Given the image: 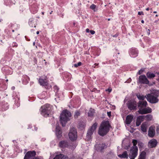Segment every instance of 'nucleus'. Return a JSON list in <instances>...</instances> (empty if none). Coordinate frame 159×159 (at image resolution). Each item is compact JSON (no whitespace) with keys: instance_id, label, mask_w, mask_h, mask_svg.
Wrapping results in <instances>:
<instances>
[{"instance_id":"31","label":"nucleus","mask_w":159,"mask_h":159,"mask_svg":"<svg viewBox=\"0 0 159 159\" xmlns=\"http://www.w3.org/2000/svg\"><path fill=\"white\" fill-rule=\"evenodd\" d=\"M54 92L56 93V96H58V98H59V97L58 95V91L59 90V88L57 86H55L54 87Z\"/></svg>"},{"instance_id":"23","label":"nucleus","mask_w":159,"mask_h":159,"mask_svg":"<svg viewBox=\"0 0 159 159\" xmlns=\"http://www.w3.org/2000/svg\"><path fill=\"white\" fill-rule=\"evenodd\" d=\"M148 127V125L147 123L145 122L143 123L141 125V130L143 132H146L147 131Z\"/></svg>"},{"instance_id":"18","label":"nucleus","mask_w":159,"mask_h":159,"mask_svg":"<svg viewBox=\"0 0 159 159\" xmlns=\"http://www.w3.org/2000/svg\"><path fill=\"white\" fill-rule=\"evenodd\" d=\"M155 134V127L153 126H151L148 131V136L152 138L153 137Z\"/></svg>"},{"instance_id":"3","label":"nucleus","mask_w":159,"mask_h":159,"mask_svg":"<svg viewBox=\"0 0 159 159\" xmlns=\"http://www.w3.org/2000/svg\"><path fill=\"white\" fill-rule=\"evenodd\" d=\"M110 126L108 121H103L99 128V134L102 136L106 134L109 130Z\"/></svg>"},{"instance_id":"56","label":"nucleus","mask_w":159,"mask_h":159,"mask_svg":"<svg viewBox=\"0 0 159 159\" xmlns=\"http://www.w3.org/2000/svg\"><path fill=\"white\" fill-rule=\"evenodd\" d=\"M107 90L109 92H110L111 91V89H109Z\"/></svg>"},{"instance_id":"33","label":"nucleus","mask_w":159,"mask_h":159,"mask_svg":"<svg viewBox=\"0 0 159 159\" xmlns=\"http://www.w3.org/2000/svg\"><path fill=\"white\" fill-rule=\"evenodd\" d=\"M145 116L144 119L146 118V120L148 121L151 120L152 118V116L150 115H146V116Z\"/></svg>"},{"instance_id":"46","label":"nucleus","mask_w":159,"mask_h":159,"mask_svg":"<svg viewBox=\"0 0 159 159\" xmlns=\"http://www.w3.org/2000/svg\"><path fill=\"white\" fill-rule=\"evenodd\" d=\"M98 65V64L95 63L93 65V67L94 68H96V66H97Z\"/></svg>"},{"instance_id":"12","label":"nucleus","mask_w":159,"mask_h":159,"mask_svg":"<svg viewBox=\"0 0 159 159\" xmlns=\"http://www.w3.org/2000/svg\"><path fill=\"white\" fill-rule=\"evenodd\" d=\"M55 133L56 135L58 138H61L62 136V132L61 128L57 124L55 128Z\"/></svg>"},{"instance_id":"61","label":"nucleus","mask_w":159,"mask_h":159,"mask_svg":"<svg viewBox=\"0 0 159 159\" xmlns=\"http://www.w3.org/2000/svg\"><path fill=\"white\" fill-rule=\"evenodd\" d=\"M149 8H147L146 9V10L147 11H148L149 10Z\"/></svg>"},{"instance_id":"11","label":"nucleus","mask_w":159,"mask_h":159,"mask_svg":"<svg viewBox=\"0 0 159 159\" xmlns=\"http://www.w3.org/2000/svg\"><path fill=\"white\" fill-rule=\"evenodd\" d=\"M127 106L128 108L130 110L135 109L137 108L136 102L133 100L130 101L128 102Z\"/></svg>"},{"instance_id":"40","label":"nucleus","mask_w":159,"mask_h":159,"mask_svg":"<svg viewBox=\"0 0 159 159\" xmlns=\"http://www.w3.org/2000/svg\"><path fill=\"white\" fill-rule=\"evenodd\" d=\"M18 46L17 44L15 42H13L12 44V46L13 47H16Z\"/></svg>"},{"instance_id":"30","label":"nucleus","mask_w":159,"mask_h":159,"mask_svg":"<svg viewBox=\"0 0 159 159\" xmlns=\"http://www.w3.org/2000/svg\"><path fill=\"white\" fill-rule=\"evenodd\" d=\"M128 156L127 152L126 151H125L122 154H120L118 155V156L120 158H127Z\"/></svg>"},{"instance_id":"15","label":"nucleus","mask_w":159,"mask_h":159,"mask_svg":"<svg viewBox=\"0 0 159 159\" xmlns=\"http://www.w3.org/2000/svg\"><path fill=\"white\" fill-rule=\"evenodd\" d=\"M35 154V152L34 151L28 152L25 154L24 159H30L34 157Z\"/></svg>"},{"instance_id":"1","label":"nucleus","mask_w":159,"mask_h":159,"mask_svg":"<svg viewBox=\"0 0 159 159\" xmlns=\"http://www.w3.org/2000/svg\"><path fill=\"white\" fill-rule=\"evenodd\" d=\"M147 103L146 101H139L138 103V107L139 108L138 112L139 114H143L151 113L152 109L149 107L143 108L147 106Z\"/></svg>"},{"instance_id":"9","label":"nucleus","mask_w":159,"mask_h":159,"mask_svg":"<svg viewBox=\"0 0 159 159\" xmlns=\"http://www.w3.org/2000/svg\"><path fill=\"white\" fill-rule=\"evenodd\" d=\"M12 97L13 99H15V104L17 107H19L20 106V95L18 93L15 92H13L12 94Z\"/></svg>"},{"instance_id":"28","label":"nucleus","mask_w":159,"mask_h":159,"mask_svg":"<svg viewBox=\"0 0 159 159\" xmlns=\"http://www.w3.org/2000/svg\"><path fill=\"white\" fill-rule=\"evenodd\" d=\"M147 76V77L149 79H152L154 78L155 75L152 73L148 72L146 74Z\"/></svg>"},{"instance_id":"34","label":"nucleus","mask_w":159,"mask_h":159,"mask_svg":"<svg viewBox=\"0 0 159 159\" xmlns=\"http://www.w3.org/2000/svg\"><path fill=\"white\" fill-rule=\"evenodd\" d=\"M0 88H1V89H0V90L1 91H3L7 89V87L6 85H5L0 84Z\"/></svg>"},{"instance_id":"22","label":"nucleus","mask_w":159,"mask_h":159,"mask_svg":"<svg viewBox=\"0 0 159 159\" xmlns=\"http://www.w3.org/2000/svg\"><path fill=\"white\" fill-rule=\"evenodd\" d=\"M59 146L63 148H66L68 147V144L67 141H63L60 142L59 143Z\"/></svg>"},{"instance_id":"35","label":"nucleus","mask_w":159,"mask_h":159,"mask_svg":"<svg viewBox=\"0 0 159 159\" xmlns=\"http://www.w3.org/2000/svg\"><path fill=\"white\" fill-rule=\"evenodd\" d=\"M146 153L144 151H143L141 152V154L139 155V157L145 158Z\"/></svg>"},{"instance_id":"16","label":"nucleus","mask_w":159,"mask_h":159,"mask_svg":"<svg viewBox=\"0 0 159 159\" xmlns=\"http://www.w3.org/2000/svg\"><path fill=\"white\" fill-rule=\"evenodd\" d=\"M157 142L155 139H152L148 143V147L150 148L155 147L157 145Z\"/></svg>"},{"instance_id":"13","label":"nucleus","mask_w":159,"mask_h":159,"mask_svg":"<svg viewBox=\"0 0 159 159\" xmlns=\"http://www.w3.org/2000/svg\"><path fill=\"white\" fill-rule=\"evenodd\" d=\"M39 81L40 85L43 86H45V88H49V89L51 87V85L48 84L47 80L45 79H43L42 78H40Z\"/></svg>"},{"instance_id":"52","label":"nucleus","mask_w":159,"mask_h":159,"mask_svg":"<svg viewBox=\"0 0 159 159\" xmlns=\"http://www.w3.org/2000/svg\"><path fill=\"white\" fill-rule=\"evenodd\" d=\"M11 89L12 90H14L15 89V87L14 86H13L11 88Z\"/></svg>"},{"instance_id":"44","label":"nucleus","mask_w":159,"mask_h":159,"mask_svg":"<svg viewBox=\"0 0 159 159\" xmlns=\"http://www.w3.org/2000/svg\"><path fill=\"white\" fill-rule=\"evenodd\" d=\"M138 14L139 15H143V13L142 11L139 12L138 13Z\"/></svg>"},{"instance_id":"62","label":"nucleus","mask_w":159,"mask_h":159,"mask_svg":"<svg viewBox=\"0 0 159 159\" xmlns=\"http://www.w3.org/2000/svg\"><path fill=\"white\" fill-rule=\"evenodd\" d=\"M39 31H37V32H36V34H39Z\"/></svg>"},{"instance_id":"37","label":"nucleus","mask_w":159,"mask_h":159,"mask_svg":"<svg viewBox=\"0 0 159 159\" xmlns=\"http://www.w3.org/2000/svg\"><path fill=\"white\" fill-rule=\"evenodd\" d=\"M96 6L94 4H92L91 5L90 7V8L93 10L94 11H95V9L96 8Z\"/></svg>"},{"instance_id":"38","label":"nucleus","mask_w":159,"mask_h":159,"mask_svg":"<svg viewBox=\"0 0 159 159\" xmlns=\"http://www.w3.org/2000/svg\"><path fill=\"white\" fill-rule=\"evenodd\" d=\"M80 115V113L79 111H77L75 112L74 115L75 118H77Z\"/></svg>"},{"instance_id":"26","label":"nucleus","mask_w":159,"mask_h":159,"mask_svg":"<svg viewBox=\"0 0 159 159\" xmlns=\"http://www.w3.org/2000/svg\"><path fill=\"white\" fill-rule=\"evenodd\" d=\"M53 159H68V157L62 154L57 155Z\"/></svg>"},{"instance_id":"5","label":"nucleus","mask_w":159,"mask_h":159,"mask_svg":"<svg viewBox=\"0 0 159 159\" xmlns=\"http://www.w3.org/2000/svg\"><path fill=\"white\" fill-rule=\"evenodd\" d=\"M132 143L133 146L131 147L130 149L129 157L130 159H134L138 155V149L136 146L137 143V142L136 140L133 139Z\"/></svg>"},{"instance_id":"43","label":"nucleus","mask_w":159,"mask_h":159,"mask_svg":"<svg viewBox=\"0 0 159 159\" xmlns=\"http://www.w3.org/2000/svg\"><path fill=\"white\" fill-rule=\"evenodd\" d=\"M90 32L92 34H94L95 33V31L93 30H90Z\"/></svg>"},{"instance_id":"21","label":"nucleus","mask_w":159,"mask_h":159,"mask_svg":"<svg viewBox=\"0 0 159 159\" xmlns=\"http://www.w3.org/2000/svg\"><path fill=\"white\" fill-rule=\"evenodd\" d=\"M36 24V20L33 18H30V19L29 22V25L31 27H35V25Z\"/></svg>"},{"instance_id":"51","label":"nucleus","mask_w":159,"mask_h":159,"mask_svg":"<svg viewBox=\"0 0 159 159\" xmlns=\"http://www.w3.org/2000/svg\"><path fill=\"white\" fill-rule=\"evenodd\" d=\"M147 33L148 35H149L150 34L149 30V29H148V30H147Z\"/></svg>"},{"instance_id":"60","label":"nucleus","mask_w":159,"mask_h":159,"mask_svg":"<svg viewBox=\"0 0 159 159\" xmlns=\"http://www.w3.org/2000/svg\"><path fill=\"white\" fill-rule=\"evenodd\" d=\"M141 23H144V21L143 20H141Z\"/></svg>"},{"instance_id":"10","label":"nucleus","mask_w":159,"mask_h":159,"mask_svg":"<svg viewBox=\"0 0 159 159\" xmlns=\"http://www.w3.org/2000/svg\"><path fill=\"white\" fill-rule=\"evenodd\" d=\"M139 82L142 84H148L149 81L145 75H142L139 77Z\"/></svg>"},{"instance_id":"63","label":"nucleus","mask_w":159,"mask_h":159,"mask_svg":"<svg viewBox=\"0 0 159 159\" xmlns=\"http://www.w3.org/2000/svg\"><path fill=\"white\" fill-rule=\"evenodd\" d=\"M117 35H115L113 36V37H117Z\"/></svg>"},{"instance_id":"29","label":"nucleus","mask_w":159,"mask_h":159,"mask_svg":"<svg viewBox=\"0 0 159 159\" xmlns=\"http://www.w3.org/2000/svg\"><path fill=\"white\" fill-rule=\"evenodd\" d=\"M94 113V110L92 108H90L88 113V116L90 117L93 116Z\"/></svg>"},{"instance_id":"42","label":"nucleus","mask_w":159,"mask_h":159,"mask_svg":"<svg viewBox=\"0 0 159 159\" xmlns=\"http://www.w3.org/2000/svg\"><path fill=\"white\" fill-rule=\"evenodd\" d=\"M144 70L143 69H141L138 72V73L139 75H141V74L144 71Z\"/></svg>"},{"instance_id":"17","label":"nucleus","mask_w":159,"mask_h":159,"mask_svg":"<svg viewBox=\"0 0 159 159\" xmlns=\"http://www.w3.org/2000/svg\"><path fill=\"white\" fill-rule=\"evenodd\" d=\"M9 108L7 102L5 101L0 102V110L3 111L7 110Z\"/></svg>"},{"instance_id":"2","label":"nucleus","mask_w":159,"mask_h":159,"mask_svg":"<svg viewBox=\"0 0 159 159\" xmlns=\"http://www.w3.org/2000/svg\"><path fill=\"white\" fill-rule=\"evenodd\" d=\"M71 113L67 110H63L60 116V121L63 126H64L71 116Z\"/></svg>"},{"instance_id":"48","label":"nucleus","mask_w":159,"mask_h":159,"mask_svg":"<svg viewBox=\"0 0 159 159\" xmlns=\"http://www.w3.org/2000/svg\"><path fill=\"white\" fill-rule=\"evenodd\" d=\"M32 126L31 125H28V129H30L32 128Z\"/></svg>"},{"instance_id":"58","label":"nucleus","mask_w":159,"mask_h":159,"mask_svg":"<svg viewBox=\"0 0 159 159\" xmlns=\"http://www.w3.org/2000/svg\"><path fill=\"white\" fill-rule=\"evenodd\" d=\"M156 92H157V94H159V90L157 91H156Z\"/></svg>"},{"instance_id":"54","label":"nucleus","mask_w":159,"mask_h":159,"mask_svg":"<svg viewBox=\"0 0 159 159\" xmlns=\"http://www.w3.org/2000/svg\"><path fill=\"white\" fill-rule=\"evenodd\" d=\"M37 129H38L37 127H34V129L35 130L37 131Z\"/></svg>"},{"instance_id":"6","label":"nucleus","mask_w":159,"mask_h":159,"mask_svg":"<svg viewBox=\"0 0 159 159\" xmlns=\"http://www.w3.org/2000/svg\"><path fill=\"white\" fill-rule=\"evenodd\" d=\"M158 95L157 92L151 93L147 95L146 98L148 101L151 103H156L158 102Z\"/></svg>"},{"instance_id":"14","label":"nucleus","mask_w":159,"mask_h":159,"mask_svg":"<svg viewBox=\"0 0 159 159\" xmlns=\"http://www.w3.org/2000/svg\"><path fill=\"white\" fill-rule=\"evenodd\" d=\"M129 53L130 56L132 57H136L138 55V51L135 48H131L129 51Z\"/></svg>"},{"instance_id":"20","label":"nucleus","mask_w":159,"mask_h":159,"mask_svg":"<svg viewBox=\"0 0 159 159\" xmlns=\"http://www.w3.org/2000/svg\"><path fill=\"white\" fill-rule=\"evenodd\" d=\"M145 116H139L137 118V121L136 122V125L138 126H139L141 123L143 121L144 119Z\"/></svg>"},{"instance_id":"64","label":"nucleus","mask_w":159,"mask_h":159,"mask_svg":"<svg viewBox=\"0 0 159 159\" xmlns=\"http://www.w3.org/2000/svg\"><path fill=\"white\" fill-rule=\"evenodd\" d=\"M153 13H157V11H154L153 12Z\"/></svg>"},{"instance_id":"59","label":"nucleus","mask_w":159,"mask_h":159,"mask_svg":"<svg viewBox=\"0 0 159 159\" xmlns=\"http://www.w3.org/2000/svg\"><path fill=\"white\" fill-rule=\"evenodd\" d=\"M138 159H145V158L139 157V158Z\"/></svg>"},{"instance_id":"47","label":"nucleus","mask_w":159,"mask_h":159,"mask_svg":"<svg viewBox=\"0 0 159 159\" xmlns=\"http://www.w3.org/2000/svg\"><path fill=\"white\" fill-rule=\"evenodd\" d=\"M107 114L108 116L110 117L111 116V112H107Z\"/></svg>"},{"instance_id":"41","label":"nucleus","mask_w":159,"mask_h":159,"mask_svg":"<svg viewBox=\"0 0 159 159\" xmlns=\"http://www.w3.org/2000/svg\"><path fill=\"white\" fill-rule=\"evenodd\" d=\"M81 62H79L77 64H75L74 65V66L75 67H78V66H80L81 65Z\"/></svg>"},{"instance_id":"57","label":"nucleus","mask_w":159,"mask_h":159,"mask_svg":"<svg viewBox=\"0 0 159 159\" xmlns=\"http://www.w3.org/2000/svg\"><path fill=\"white\" fill-rule=\"evenodd\" d=\"M55 100H56V101H57V102H58V99L57 98H55Z\"/></svg>"},{"instance_id":"27","label":"nucleus","mask_w":159,"mask_h":159,"mask_svg":"<svg viewBox=\"0 0 159 159\" xmlns=\"http://www.w3.org/2000/svg\"><path fill=\"white\" fill-rule=\"evenodd\" d=\"M136 96L138 99L141 101L144 100V99L145 98H146L147 97V96H144L143 95L141 94H137Z\"/></svg>"},{"instance_id":"45","label":"nucleus","mask_w":159,"mask_h":159,"mask_svg":"<svg viewBox=\"0 0 159 159\" xmlns=\"http://www.w3.org/2000/svg\"><path fill=\"white\" fill-rule=\"evenodd\" d=\"M156 131L157 133H159V126H157V128L156 129Z\"/></svg>"},{"instance_id":"50","label":"nucleus","mask_w":159,"mask_h":159,"mask_svg":"<svg viewBox=\"0 0 159 159\" xmlns=\"http://www.w3.org/2000/svg\"><path fill=\"white\" fill-rule=\"evenodd\" d=\"M131 79H129L128 80V81H127L126 82L127 83H129L131 81Z\"/></svg>"},{"instance_id":"7","label":"nucleus","mask_w":159,"mask_h":159,"mask_svg":"<svg viewBox=\"0 0 159 159\" xmlns=\"http://www.w3.org/2000/svg\"><path fill=\"white\" fill-rule=\"evenodd\" d=\"M97 125V123H95L88 131L86 138V139L87 140H90L91 139V136L93 134V133H94V131L96 130Z\"/></svg>"},{"instance_id":"25","label":"nucleus","mask_w":159,"mask_h":159,"mask_svg":"<svg viewBox=\"0 0 159 159\" xmlns=\"http://www.w3.org/2000/svg\"><path fill=\"white\" fill-rule=\"evenodd\" d=\"M133 118V116L132 115H128L127 116L125 121L127 124L128 125L130 124Z\"/></svg>"},{"instance_id":"36","label":"nucleus","mask_w":159,"mask_h":159,"mask_svg":"<svg viewBox=\"0 0 159 159\" xmlns=\"http://www.w3.org/2000/svg\"><path fill=\"white\" fill-rule=\"evenodd\" d=\"M143 144L142 142H139L138 143V146L140 148H142L143 146Z\"/></svg>"},{"instance_id":"4","label":"nucleus","mask_w":159,"mask_h":159,"mask_svg":"<svg viewBox=\"0 0 159 159\" xmlns=\"http://www.w3.org/2000/svg\"><path fill=\"white\" fill-rule=\"evenodd\" d=\"M53 109L52 106L47 104L42 106L40 110L41 115L45 117L48 116Z\"/></svg>"},{"instance_id":"32","label":"nucleus","mask_w":159,"mask_h":159,"mask_svg":"<svg viewBox=\"0 0 159 159\" xmlns=\"http://www.w3.org/2000/svg\"><path fill=\"white\" fill-rule=\"evenodd\" d=\"M65 77L66 78H68V79L67 80V81H69L70 80V78L71 77V75L70 73H66L65 75Z\"/></svg>"},{"instance_id":"8","label":"nucleus","mask_w":159,"mask_h":159,"mask_svg":"<svg viewBox=\"0 0 159 159\" xmlns=\"http://www.w3.org/2000/svg\"><path fill=\"white\" fill-rule=\"evenodd\" d=\"M70 139L71 141H75L77 139V132L76 129L74 128H71L68 134Z\"/></svg>"},{"instance_id":"19","label":"nucleus","mask_w":159,"mask_h":159,"mask_svg":"<svg viewBox=\"0 0 159 159\" xmlns=\"http://www.w3.org/2000/svg\"><path fill=\"white\" fill-rule=\"evenodd\" d=\"M106 146L105 144L102 143L95 145V147L98 151L101 152L103 149L106 148Z\"/></svg>"},{"instance_id":"53","label":"nucleus","mask_w":159,"mask_h":159,"mask_svg":"<svg viewBox=\"0 0 159 159\" xmlns=\"http://www.w3.org/2000/svg\"><path fill=\"white\" fill-rule=\"evenodd\" d=\"M33 159H41L40 158H39V157H36L35 158H33Z\"/></svg>"},{"instance_id":"49","label":"nucleus","mask_w":159,"mask_h":159,"mask_svg":"<svg viewBox=\"0 0 159 159\" xmlns=\"http://www.w3.org/2000/svg\"><path fill=\"white\" fill-rule=\"evenodd\" d=\"M86 31L87 33H89L90 32L88 28H87L86 29Z\"/></svg>"},{"instance_id":"39","label":"nucleus","mask_w":159,"mask_h":159,"mask_svg":"<svg viewBox=\"0 0 159 159\" xmlns=\"http://www.w3.org/2000/svg\"><path fill=\"white\" fill-rule=\"evenodd\" d=\"M79 128H80L81 129H83L85 127V125L84 124H79Z\"/></svg>"},{"instance_id":"24","label":"nucleus","mask_w":159,"mask_h":159,"mask_svg":"<svg viewBox=\"0 0 159 159\" xmlns=\"http://www.w3.org/2000/svg\"><path fill=\"white\" fill-rule=\"evenodd\" d=\"M30 80L29 77L27 75H24L22 78L23 84H27Z\"/></svg>"},{"instance_id":"55","label":"nucleus","mask_w":159,"mask_h":159,"mask_svg":"<svg viewBox=\"0 0 159 159\" xmlns=\"http://www.w3.org/2000/svg\"><path fill=\"white\" fill-rule=\"evenodd\" d=\"M112 108L113 109H115V106L114 105L112 106Z\"/></svg>"}]
</instances>
